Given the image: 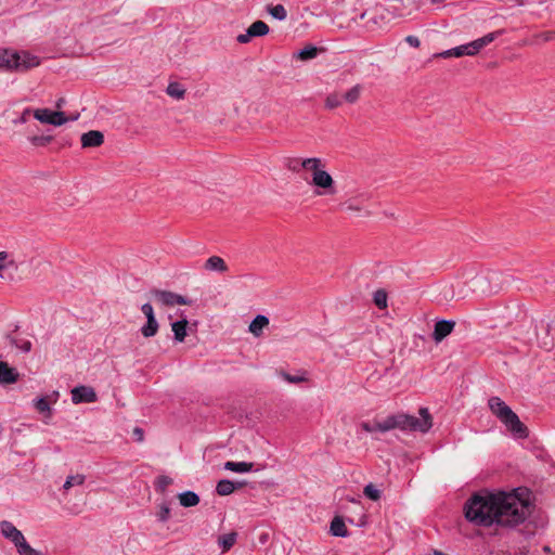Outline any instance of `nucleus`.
<instances>
[{"mask_svg": "<svg viewBox=\"0 0 555 555\" xmlns=\"http://www.w3.org/2000/svg\"><path fill=\"white\" fill-rule=\"evenodd\" d=\"M531 512L530 492L517 488L511 493H476L465 503L464 513L469 522L490 527H516L522 524Z\"/></svg>", "mask_w": 555, "mask_h": 555, "instance_id": "1", "label": "nucleus"}, {"mask_svg": "<svg viewBox=\"0 0 555 555\" xmlns=\"http://www.w3.org/2000/svg\"><path fill=\"white\" fill-rule=\"evenodd\" d=\"M421 417L400 413L389 415L384 421L377 422L378 431L386 433L395 428L402 430L427 433L433 426L431 415L427 408L420 409Z\"/></svg>", "mask_w": 555, "mask_h": 555, "instance_id": "2", "label": "nucleus"}, {"mask_svg": "<svg viewBox=\"0 0 555 555\" xmlns=\"http://www.w3.org/2000/svg\"><path fill=\"white\" fill-rule=\"evenodd\" d=\"M488 405L494 414L517 439L528 437L527 426L520 422L518 415L499 397H491Z\"/></svg>", "mask_w": 555, "mask_h": 555, "instance_id": "3", "label": "nucleus"}, {"mask_svg": "<svg viewBox=\"0 0 555 555\" xmlns=\"http://www.w3.org/2000/svg\"><path fill=\"white\" fill-rule=\"evenodd\" d=\"M39 64V57L28 52L0 50V72H26Z\"/></svg>", "mask_w": 555, "mask_h": 555, "instance_id": "4", "label": "nucleus"}, {"mask_svg": "<svg viewBox=\"0 0 555 555\" xmlns=\"http://www.w3.org/2000/svg\"><path fill=\"white\" fill-rule=\"evenodd\" d=\"M504 30H498L493 33H489L486 36L478 38L474 41H470L465 44H461L459 47L446 50L439 54H437L438 57H461L464 55L473 56L479 53L481 49H483L486 46L490 44L492 41H494L501 34H503Z\"/></svg>", "mask_w": 555, "mask_h": 555, "instance_id": "5", "label": "nucleus"}, {"mask_svg": "<svg viewBox=\"0 0 555 555\" xmlns=\"http://www.w3.org/2000/svg\"><path fill=\"white\" fill-rule=\"evenodd\" d=\"M315 169H310L312 172L311 184L318 189H322V192H318V195H333L336 193L335 181L332 176L325 171V164L321 158H315Z\"/></svg>", "mask_w": 555, "mask_h": 555, "instance_id": "6", "label": "nucleus"}, {"mask_svg": "<svg viewBox=\"0 0 555 555\" xmlns=\"http://www.w3.org/2000/svg\"><path fill=\"white\" fill-rule=\"evenodd\" d=\"M34 117L42 124L52 126H62L68 118L62 111H51L49 108H38L34 112Z\"/></svg>", "mask_w": 555, "mask_h": 555, "instance_id": "7", "label": "nucleus"}, {"mask_svg": "<svg viewBox=\"0 0 555 555\" xmlns=\"http://www.w3.org/2000/svg\"><path fill=\"white\" fill-rule=\"evenodd\" d=\"M72 401L78 403H93L98 400L96 392L90 386H76L72 389Z\"/></svg>", "mask_w": 555, "mask_h": 555, "instance_id": "8", "label": "nucleus"}, {"mask_svg": "<svg viewBox=\"0 0 555 555\" xmlns=\"http://www.w3.org/2000/svg\"><path fill=\"white\" fill-rule=\"evenodd\" d=\"M317 157L309 158H297V157H288L285 159V167L292 172H299L301 169L310 170L315 169L313 166L315 165Z\"/></svg>", "mask_w": 555, "mask_h": 555, "instance_id": "9", "label": "nucleus"}, {"mask_svg": "<svg viewBox=\"0 0 555 555\" xmlns=\"http://www.w3.org/2000/svg\"><path fill=\"white\" fill-rule=\"evenodd\" d=\"M455 327V322L452 320H439L435 323L433 339L435 343H441L448 335H450Z\"/></svg>", "mask_w": 555, "mask_h": 555, "instance_id": "10", "label": "nucleus"}, {"mask_svg": "<svg viewBox=\"0 0 555 555\" xmlns=\"http://www.w3.org/2000/svg\"><path fill=\"white\" fill-rule=\"evenodd\" d=\"M0 530L3 537L10 540L15 546L25 538L22 531L8 520L0 522Z\"/></svg>", "mask_w": 555, "mask_h": 555, "instance_id": "11", "label": "nucleus"}, {"mask_svg": "<svg viewBox=\"0 0 555 555\" xmlns=\"http://www.w3.org/2000/svg\"><path fill=\"white\" fill-rule=\"evenodd\" d=\"M149 296L160 306H164V307H173L175 306L173 292L162 291L158 288H152L149 292Z\"/></svg>", "mask_w": 555, "mask_h": 555, "instance_id": "12", "label": "nucleus"}, {"mask_svg": "<svg viewBox=\"0 0 555 555\" xmlns=\"http://www.w3.org/2000/svg\"><path fill=\"white\" fill-rule=\"evenodd\" d=\"M104 142V135L101 131L90 130L81 135L82 147H96Z\"/></svg>", "mask_w": 555, "mask_h": 555, "instance_id": "13", "label": "nucleus"}, {"mask_svg": "<svg viewBox=\"0 0 555 555\" xmlns=\"http://www.w3.org/2000/svg\"><path fill=\"white\" fill-rule=\"evenodd\" d=\"M18 373L15 369L10 367L7 362L0 361V383L12 384L17 380Z\"/></svg>", "mask_w": 555, "mask_h": 555, "instance_id": "14", "label": "nucleus"}, {"mask_svg": "<svg viewBox=\"0 0 555 555\" xmlns=\"http://www.w3.org/2000/svg\"><path fill=\"white\" fill-rule=\"evenodd\" d=\"M321 49L313 44H308L305 48L300 49L294 54V57L300 61H310L318 56Z\"/></svg>", "mask_w": 555, "mask_h": 555, "instance_id": "15", "label": "nucleus"}, {"mask_svg": "<svg viewBox=\"0 0 555 555\" xmlns=\"http://www.w3.org/2000/svg\"><path fill=\"white\" fill-rule=\"evenodd\" d=\"M330 532L334 537L345 538L348 535V530L341 517L336 516L331 522Z\"/></svg>", "mask_w": 555, "mask_h": 555, "instance_id": "16", "label": "nucleus"}, {"mask_svg": "<svg viewBox=\"0 0 555 555\" xmlns=\"http://www.w3.org/2000/svg\"><path fill=\"white\" fill-rule=\"evenodd\" d=\"M204 268L209 271H218V272H225L228 270L227 263L219 256L209 257L206 260Z\"/></svg>", "mask_w": 555, "mask_h": 555, "instance_id": "17", "label": "nucleus"}, {"mask_svg": "<svg viewBox=\"0 0 555 555\" xmlns=\"http://www.w3.org/2000/svg\"><path fill=\"white\" fill-rule=\"evenodd\" d=\"M253 467H254V463H249V462L228 461L224 463V469L233 472V473H238V474L248 473L253 469Z\"/></svg>", "mask_w": 555, "mask_h": 555, "instance_id": "18", "label": "nucleus"}, {"mask_svg": "<svg viewBox=\"0 0 555 555\" xmlns=\"http://www.w3.org/2000/svg\"><path fill=\"white\" fill-rule=\"evenodd\" d=\"M269 324V319L266 315L258 314L249 324V332L256 337L262 334L263 327Z\"/></svg>", "mask_w": 555, "mask_h": 555, "instance_id": "19", "label": "nucleus"}, {"mask_svg": "<svg viewBox=\"0 0 555 555\" xmlns=\"http://www.w3.org/2000/svg\"><path fill=\"white\" fill-rule=\"evenodd\" d=\"M188 320L185 318L176 321L171 324V328L175 335V340L182 343L186 336Z\"/></svg>", "mask_w": 555, "mask_h": 555, "instance_id": "20", "label": "nucleus"}, {"mask_svg": "<svg viewBox=\"0 0 555 555\" xmlns=\"http://www.w3.org/2000/svg\"><path fill=\"white\" fill-rule=\"evenodd\" d=\"M158 327V322L156 320V317L154 315L146 319V323L141 327L140 331L143 337L150 338L157 334Z\"/></svg>", "mask_w": 555, "mask_h": 555, "instance_id": "21", "label": "nucleus"}, {"mask_svg": "<svg viewBox=\"0 0 555 555\" xmlns=\"http://www.w3.org/2000/svg\"><path fill=\"white\" fill-rule=\"evenodd\" d=\"M236 490L235 481L221 479L216 486V492L220 496L230 495Z\"/></svg>", "mask_w": 555, "mask_h": 555, "instance_id": "22", "label": "nucleus"}, {"mask_svg": "<svg viewBox=\"0 0 555 555\" xmlns=\"http://www.w3.org/2000/svg\"><path fill=\"white\" fill-rule=\"evenodd\" d=\"M179 501L183 507H192L199 503V496L193 491H184L179 494Z\"/></svg>", "mask_w": 555, "mask_h": 555, "instance_id": "23", "label": "nucleus"}, {"mask_svg": "<svg viewBox=\"0 0 555 555\" xmlns=\"http://www.w3.org/2000/svg\"><path fill=\"white\" fill-rule=\"evenodd\" d=\"M237 533L232 531L218 538V544L222 552H228L236 542Z\"/></svg>", "mask_w": 555, "mask_h": 555, "instance_id": "24", "label": "nucleus"}, {"mask_svg": "<svg viewBox=\"0 0 555 555\" xmlns=\"http://www.w3.org/2000/svg\"><path fill=\"white\" fill-rule=\"evenodd\" d=\"M253 37H262L269 33V26L262 21L254 22L247 29Z\"/></svg>", "mask_w": 555, "mask_h": 555, "instance_id": "25", "label": "nucleus"}, {"mask_svg": "<svg viewBox=\"0 0 555 555\" xmlns=\"http://www.w3.org/2000/svg\"><path fill=\"white\" fill-rule=\"evenodd\" d=\"M166 92L169 96L181 100L184 98L185 89L181 83L173 81L168 85Z\"/></svg>", "mask_w": 555, "mask_h": 555, "instance_id": "26", "label": "nucleus"}, {"mask_svg": "<svg viewBox=\"0 0 555 555\" xmlns=\"http://www.w3.org/2000/svg\"><path fill=\"white\" fill-rule=\"evenodd\" d=\"M362 87L360 85L353 86L344 95L343 99L347 103L353 104L360 99Z\"/></svg>", "mask_w": 555, "mask_h": 555, "instance_id": "27", "label": "nucleus"}, {"mask_svg": "<svg viewBox=\"0 0 555 555\" xmlns=\"http://www.w3.org/2000/svg\"><path fill=\"white\" fill-rule=\"evenodd\" d=\"M86 476L82 474L70 475L66 478L63 489L69 490L74 486H80L85 482Z\"/></svg>", "mask_w": 555, "mask_h": 555, "instance_id": "28", "label": "nucleus"}, {"mask_svg": "<svg viewBox=\"0 0 555 555\" xmlns=\"http://www.w3.org/2000/svg\"><path fill=\"white\" fill-rule=\"evenodd\" d=\"M15 547L20 555H42L39 551L33 548L25 538Z\"/></svg>", "mask_w": 555, "mask_h": 555, "instance_id": "29", "label": "nucleus"}, {"mask_svg": "<svg viewBox=\"0 0 555 555\" xmlns=\"http://www.w3.org/2000/svg\"><path fill=\"white\" fill-rule=\"evenodd\" d=\"M343 95H339L337 93H331L326 96L325 100V107L327 109H334L343 104Z\"/></svg>", "mask_w": 555, "mask_h": 555, "instance_id": "30", "label": "nucleus"}, {"mask_svg": "<svg viewBox=\"0 0 555 555\" xmlns=\"http://www.w3.org/2000/svg\"><path fill=\"white\" fill-rule=\"evenodd\" d=\"M374 304L379 308L384 309L387 307V293L384 289H377L373 295Z\"/></svg>", "mask_w": 555, "mask_h": 555, "instance_id": "31", "label": "nucleus"}, {"mask_svg": "<svg viewBox=\"0 0 555 555\" xmlns=\"http://www.w3.org/2000/svg\"><path fill=\"white\" fill-rule=\"evenodd\" d=\"M363 493L372 501H378L382 495L380 491L373 483L366 485L363 489Z\"/></svg>", "mask_w": 555, "mask_h": 555, "instance_id": "32", "label": "nucleus"}, {"mask_svg": "<svg viewBox=\"0 0 555 555\" xmlns=\"http://www.w3.org/2000/svg\"><path fill=\"white\" fill-rule=\"evenodd\" d=\"M269 13L279 21H284L287 16L286 9L282 4L270 7Z\"/></svg>", "mask_w": 555, "mask_h": 555, "instance_id": "33", "label": "nucleus"}, {"mask_svg": "<svg viewBox=\"0 0 555 555\" xmlns=\"http://www.w3.org/2000/svg\"><path fill=\"white\" fill-rule=\"evenodd\" d=\"M35 408L37 409V411L39 413H47L48 416L51 415L50 404H49L47 398H44V397H41V398H38L35 400Z\"/></svg>", "mask_w": 555, "mask_h": 555, "instance_id": "34", "label": "nucleus"}, {"mask_svg": "<svg viewBox=\"0 0 555 555\" xmlns=\"http://www.w3.org/2000/svg\"><path fill=\"white\" fill-rule=\"evenodd\" d=\"M280 376L286 380L287 383H291V384H299V383H302V382H306L307 380V377L305 376V374H301V375H292V374H288L284 371H281L280 372Z\"/></svg>", "mask_w": 555, "mask_h": 555, "instance_id": "35", "label": "nucleus"}, {"mask_svg": "<svg viewBox=\"0 0 555 555\" xmlns=\"http://www.w3.org/2000/svg\"><path fill=\"white\" fill-rule=\"evenodd\" d=\"M172 483V479L168 476H159L155 481V489L159 492H165L168 486Z\"/></svg>", "mask_w": 555, "mask_h": 555, "instance_id": "36", "label": "nucleus"}, {"mask_svg": "<svg viewBox=\"0 0 555 555\" xmlns=\"http://www.w3.org/2000/svg\"><path fill=\"white\" fill-rule=\"evenodd\" d=\"M53 140L52 135H34L30 142L34 146H46Z\"/></svg>", "mask_w": 555, "mask_h": 555, "instance_id": "37", "label": "nucleus"}, {"mask_svg": "<svg viewBox=\"0 0 555 555\" xmlns=\"http://www.w3.org/2000/svg\"><path fill=\"white\" fill-rule=\"evenodd\" d=\"M13 343L23 352H29L33 347L31 341L28 339H15Z\"/></svg>", "mask_w": 555, "mask_h": 555, "instance_id": "38", "label": "nucleus"}, {"mask_svg": "<svg viewBox=\"0 0 555 555\" xmlns=\"http://www.w3.org/2000/svg\"><path fill=\"white\" fill-rule=\"evenodd\" d=\"M170 517V508L167 504H162L159 507V512L157 513V518L162 522H166Z\"/></svg>", "mask_w": 555, "mask_h": 555, "instance_id": "39", "label": "nucleus"}, {"mask_svg": "<svg viewBox=\"0 0 555 555\" xmlns=\"http://www.w3.org/2000/svg\"><path fill=\"white\" fill-rule=\"evenodd\" d=\"M346 210L348 211H362L363 208L357 203L356 199H350L345 204Z\"/></svg>", "mask_w": 555, "mask_h": 555, "instance_id": "40", "label": "nucleus"}, {"mask_svg": "<svg viewBox=\"0 0 555 555\" xmlns=\"http://www.w3.org/2000/svg\"><path fill=\"white\" fill-rule=\"evenodd\" d=\"M141 311L145 315L146 319H149L150 317H154L155 315L153 306L150 302L143 304L141 306Z\"/></svg>", "mask_w": 555, "mask_h": 555, "instance_id": "41", "label": "nucleus"}, {"mask_svg": "<svg viewBox=\"0 0 555 555\" xmlns=\"http://www.w3.org/2000/svg\"><path fill=\"white\" fill-rule=\"evenodd\" d=\"M173 298H175V306L176 305H192V300L182 295L173 293Z\"/></svg>", "mask_w": 555, "mask_h": 555, "instance_id": "42", "label": "nucleus"}, {"mask_svg": "<svg viewBox=\"0 0 555 555\" xmlns=\"http://www.w3.org/2000/svg\"><path fill=\"white\" fill-rule=\"evenodd\" d=\"M361 427L366 433L378 431L377 422H375L374 424L364 422V423L361 424Z\"/></svg>", "mask_w": 555, "mask_h": 555, "instance_id": "43", "label": "nucleus"}, {"mask_svg": "<svg viewBox=\"0 0 555 555\" xmlns=\"http://www.w3.org/2000/svg\"><path fill=\"white\" fill-rule=\"evenodd\" d=\"M405 41L413 48H418L421 44L420 39L416 36L409 35L405 37Z\"/></svg>", "mask_w": 555, "mask_h": 555, "instance_id": "44", "label": "nucleus"}, {"mask_svg": "<svg viewBox=\"0 0 555 555\" xmlns=\"http://www.w3.org/2000/svg\"><path fill=\"white\" fill-rule=\"evenodd\" d=\"M488 280H489L488 276L479 275V276H475L472 280V283L474 286H482L486 282H488Z\"/></svg>", "mask_w": 555, "mask_h": 555, "instance_id": "45", "label": "nucleus"}, {"mask_svg": "<svg viewBox=\"0 0 555 555\" xmlns=\"http://www.w3.org/2000/svg\"><path fill=\"white\" fill-rule=\"evenodd\" d=\"M253 38L251 35H249V31L246 30L245 34H241L236 37V40L237 42L240 43H248L250 41V39Z\"/></svg>", "mask_w": 555, "mask_h": 555, "instance_id": "46", "label": "nucleus"}, {"mask_svg": "<svg viewBox=\"0 0 555 555\" xmlns=\"http://www.w3.org/2000/svg\"><path fill=\"white\" fill-rule=\"evenodd\" d=\"M133 437L139 442L143 441V439H144V431H143V429L140 428V427H135L133 429Z\"/></svg>", "mask_w": 555, "mask_h": 555, "instance_id": "47", "label": "nucleus"}, {"mask_svg": "<svg viewBox=\"0 0 555 555\" xmlns=\"http://www.w3.org/2000/svg\"><path fill=\"white\" fill-rule=\"evenodd\" d=\"M7 257L8 255L5 251H0V271H2L5 268L4 261ZM0 278H3L2 272H0Z\"/></svg>", "mask_w": 555, "mask_h": 555, "instance_id": "48", "label": "nucleus"}, {"mask_svg": "<svg viewBox=\"0 0 555 555\" xmlns=\"http://www.w3.org/2000/svg\"><path fill=\"white\" fill-rule=\"evenodd\" d=\"M542 36L545 41H550L555 38V31H547V33H544Z\"/></svg>", "mask_w": 555, "mask_h": 555, "instance_id": "49", "label": "nucleus"}, {"mask_svg": "<svg viewBox=\"0 0 555 555\" xmlns=\"http://www.w3.org/2000/svg\"><path fill=\"white\" fill-rule=\"evenodd\" d=\"M65 104H66V100L64 98H60L56 101L55 106L57 109H61Z\"/></svg>", "mask_w": 555, "mask_h": 555, "instance_id": "50", "label": "nucleus"}, {"mask_svg": "<svg viewBox=\"0 0 555 555\" xmlns=\"http://www.w3.org/2000/svg\"><path fill=\"white\" fill-rule=\"evenodd\" d=\"M245 483H246L245 481H236L235 482L236 489L242 488L243 486H245Z\"/></svg>", "mask_w": 555, "mask_h": 555, "instance_id": "51", "label": "nucleus"}, {"mask_svg": "<svg viewBox=\"0 0 555 555\" xmlns=\"http://www.w3.org/2000/svg\"><path fill=\"white\" fill-rule=\"evenodd\" d=\"M78 117H79V115L77 114V115H72V117H67V118H68V120H77Z\"/></svg>", "mask_w": 555, "mask_h": 555, "instance_id": "52", "label": "nucleus"}, {"mask_svg": "<svg viewBox=\"0 0 555 555\" xmlns=\"http://www.w3.org/2000/svg\"><path fill=\"white\" fill-rule=\"evenodd\" d=\"M351 502H354V503H359V501L354 500V499H351L350 500Z\"/></svg>", "mask_w": 555, "mask_h": 555, "instance_id": "53", "label": "nucleus"}, {"mask_svg": "<svg viewBox=\"0 0 555 555\" xmlns=\"http://www.w3.org/2000/svg\"><path fill=\"white\" fill-rule=\"evenodd\" d=\"M438 1H439V0H431V2H433V3H436V2H438Z\"/></svg>", "mask_w": 555, "mask_h": 555, "instance_id": "54", "label": "nucleus"}]
</instances>
